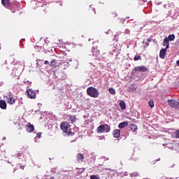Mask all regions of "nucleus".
I'll return each instance as SVG.
<instances>
[{"instance_id":"1","label":"nucleus","mask_w":179,"mask_h":179,"mask_svg":"<svg viewBox=\"0 0 179 179\" xmlns=\"http://www.w3.org/2000/svg\"><path fill=\"white\" fill-rule=\"evenodd\" d=\"M1 3L5 8H10L12 13H15L17 10L19 3L17 2H12V0H1Z\"/></svg>"},{"instance_id":"2","label":"nucleus","mask_w":179,"mask_h":179,"mask_svg":"<svg viewBox=\"0 0 179 179\" xmlns=\"http://www.w3.org/2000/svg\"><path fill=\"white\" fill-rule=\"evenodd\" d=\"M110 131H111V127L108 124H101L96 128L97 134H104V132L108 134Z\"/></svg>"},{"instance_id":"3","label":"nucleus","mask_w":179,"mask_h":179,"mask_svg":"<svg viewBox=\"0 0 179 179\" xmlns=\"http://www.w3.org/2000/svg\"><path fill=\"white\" fill-rule=\"evenodd\" d=\"M87 94L88 96L93 97L94 99H97V97L99 96V90L94 88V87H89L87 89Z\"/></svg>"},{"instance_id":"4","label":"nucleus","mask_w":179,"mask_h":179,"mask_svg":"<svg viewBox=\"0 0 179 179\" xmlns=\"http://www.w3.org/2000/svg\"><path fill=\"white\" fill-rule=\"evenodd\" d=\"M169 106L173 107V108H179V102L176 100H169Z\"/></svg>"},{"instance_id":"5","label":"nucleus","mask_w":179,"mask_h":179,"mask_svg":"<svg viewBox=\"0 0 179 179\" xmlns=\"http://www.w3.org/2000/svg\"><path fill=\"white\" fill-rule=\"evenodd\" d=\"M60 128L63 132H68V129H69V124L66 122H63L60 124Z\"/></svg>"},{"instance_id":"6","label":"nucleus","mask_w":179,"mask_h":179,"mask_svg":"<svg viewBox=\"0 0 179 179\" xmlns=\"http://www.w3.org/2000/svg\"><path fill=\"white\" fill-rule=\"evenodd\" d=\"M27 96L29 97V99H36V92H34V90L29 89L27 91Z\"/></svg>"},{"instance_id":"7","label":"nucleus","mask_w":179,"mask_h":179,"mask_svg":"<svg viewBox=\"0 0 179 179\" xmlns=\"http://www.w3.org/2000/svg\"><path fill=\"white\" fill-rule=\"evenodd\" d=\"M26 131H27V132L31 134V132H34V125L31 124V123H30V122H28L26 124Z\"/></svg>"},{"instance_id":"8","label":"nucleus","mask_w":179,"mask_h":179,"mask_svg":"<svg viewBox=\"0 0 179 179\" xmlns=\"http://www.w3.org/2000/svg\"><path fill=\"white\" fill-rule=\"evenodd\" d=\"M135 72H148V69L145 66H137L134 69Z\"/></svg>"},{"instance_id":"9","label":"nucleus","mask_w":179,"mask_h":179,"mask_svg":"<svg viewBox=\"0 0 179 179\" xmlns=\"http://www.w3.org/2000/svg\"><path fill=\"white\" fill-rule=\"evenodd\" d=\"M4 157H6V152L3 147L0 146V160H3Z\"/></svg>"},{"instance_id":"10","label":"nucleus","mask_w":179,"mask_h":179,"mask_svg":"<svg viewBox=\"0 0 179 179\" xmlns=\"http://www.w3.org/2000/svg\"><path fill=\"white\" fill-rule=\"evenodd\" d=\"M76 160H77V162L82 163L83 162V160H85V155H83V154H82V153L77 154Z\"/></svg>"},{"instance_id":"11","label":"nucleus","mask_w":179,"mask_h":179,"mask_svg":"<svg viewBox=\"0 0 179 179\" xmlns=\"http://www.w3.org/2000/svg\"><path fill=\"white\" fill-rule=\"evenodd\" d=\"M92 52L94 57H99L100 55V50H97V46L92 48Z\"/></svg>"},{"instance_id":"12","label":"nucleus","mask_w":179,"mask_h":179,"mask_svg":"<svg viewBox=\"0 0 179 179\" xmlns=\"http://www.w3.org/2000/svg\"><path fill=\"white\" fill-rule=\"evenodd\" d=\"M169 41H169V38H165L164 39L163 43H162V45L166 47L165 49H166V50H169V48L170 47V43H169Z\"/></svg>"},{"instance_id":"13","label":"nucleus","mask_w":179,"mask_h":179,"mask_svg":"<svg viewBox=\"0 0 179 179\" xmlns=\"http://www.w3.org/2000/svg\"><path fill=\"white\" fill-rule=\"evenodd\" d=\"M167 51V49H162L159 52V57L162 58V59H164L166 58V52Z\"/></svg>"},{"instance_id":"14","label":"nucleus","mask_w":179,"mask_h":179,"mask_svg":"<svg viewBox=\"0 0 179 179\" xmlns=\"http://www.w3.org/2000/svg\"><path fill=\"white\" fill-rule=\"evenodd\" d=\"M113 135L115 138H120V136H121V130L115 129L113 132Z\"/></svg>"},{"instance_id":"15","label":"nucleus","mask_w":179,"mask_h":179,"mask_svg":"<svg viewBox=\"0 0 179 179\" xmlns=\"http://www.w3.org/2000/svg\"><path fill=\"white\" fill-rule=\"evenodd\" d=\"M50 65L52 67V68H57L58 66H59V64H58V62H57L56 59H53L51 61Z\"/></svg>"},{"instance_id":"16","label":"nucleus","mask_w":179,"mask_h":179,"mask_svg":"<svg viewBox=\"0 0 179 179\" xmlns=\"http://www.w3.org/2000/svg\"><path fill=\"white\" fill-rule=\"evenodd\" d=\"M6 107H7L6 102L5 101L1 99L0 100V108L2 110H6Z\"/></svg>"},{"instance_id":"17","label":"nucleus","mask_w":179,"mask_h":179,"mask_svg":"<svg viewBox=\"0 0 179 179\" xmlns=\"http://www.w3.org/2000/svg\"><path fill=\"white\" fill-rule=\"evenodd\" d=\"M119 106L121 108V110H125L127 108V105L125 104V101L121 100L119 103Z\"/></svg>"},{"instance_id":"18","label":"nucleus","mask_w":179,"mask_h":179,"mask_svg":"<svg viewBox=\"0 0 179 179\" xmlns=\"http://www.w3.org/2000/svg\"><path fill=\"white\" fill-rule=\"evenodd\" d=\"M125 127H128V122H122L119 124L118 128L122 129V128H125Z\"/></svg>"},{"instance_id":"19","label":"nucleus","mask_w":179,"mask_h":179,"mask_svg":"<svg viewBox=\"0 0 179 179\" xmlns=\"http://www.w3.org/2000/svg\"><path fill=\"white\" fill-rule=\"evenodd\" d=\"M7 100V103H8V104H10L11 106L13 104H15V103H16V99H6Z\"/></svg>"},{"instance_id":"20","label":"nucleus","mask_w":179,"mask_h":179,"mask_svg":"<svg viewBox=\"0 0 179 179\" xmlns=\"http://www.w3.org/2000/svg\"><path fill=\"white\" fill-rule=\"evenodd\" d=\"M130 128H131V131H133V132H135L136 131L138 130V126H136V124H131L130 125Z\"/></svg>"},{"instance_id":"21","label":"nucleus","mask_w":179,"mask_h":179,"mask_svg":"<svg viewBox=\"0 0 179 179\" xmlns=\"http://www.w3.org/2000/svg\"><path fill=\"white\" fill-rule=\"evenodd\" d=\"M169 41H174V38H176V36L174 34H171L168 36Z\"/></svg>"},{"instance_id":"22","label":"nucleus","mask_w":179,"mask_h":179,"mask_svg":"<svg viewBox=\"0 0 179 179\" xmlns=\"http://www.w3.org/2000/svg\"><path fill=\"white\" fill-rule=\"evenodd\" d=\"M109 93L112 94L113 96H115V90L113 87H110L108 90Z\"/></svg>"},{"instance_id":"23","label":"nucleus","mask_w":179,"mask_h":179,"mask_svg":"<svg viewBox=\"0 0 179 179\" xmlns=\"http://www.w3.org/2000/svg\"><path fill=\"white\" fill-rule=\"evenodd\" d=\"M70 121H71V122H76V115H74V116H72V115H70Z\"/></svg>"},{"instance_id":"24","label":"nucleus","mask_w":179,"mask_h":179,"mask_svg":"<svg viewBox=\"0 0 179 179\" xmlns=\"http://www.w3.org/2000/svg\"><path fill=\"white\" fill-rule=\"evenodd\" d=\"M148 106L149 107H150L151 108H153L155 107V101H150L148 102Z\"/></svg>"},{"instance_id":"25","label":"nucleus","mask_w":179,"mask_h":179,"mask_svg":"<svg viewBox=\"0 0 179 179\" xmlns=\"http://www.w3.org/2000/svg\"><path fill=\"white\" fill-rule=\"evenodd\" d=\"M6 99H13V95L12 94V93H8L6 96Z\"/></svg>"},{"instance_id":"26","label":"nucleus","mask_w":179,"mask_h":179,"mask_svg":"<svg viewBox=\"0 0 179 179\" xmlns=\"http://www.w3.org/2000/svg\"><path fill=\"white\" fill-rule=\"evenodd\" d=\"M139 59H141V55L135 56L134 58V61H139Z\"/></svg>"},{"instance_id":"27","label":"nucleus","mask_w":179,"mask_h":179,"mask_svg":"<svg viewBox=\"0 0 179 179\" xmlns=\"http://www.w3.org/2000/svg\"><path fill=\"white\" fill-rule=\"evenodd\" d=\"M90 179H100V178H99V176H97L96 175H92L90 176Z\"/></svg>"},{"instance_id":"28","label":"nucleus","mask_w":179,"mask_h":179,"mask_svg":"<svg viewBox=\"0 0 179 179\" xmlns=\"http://www.w3.org/2000/svg\"><path fill=\"white\" fill-rule=\"evenodd\" d=\"M176 138H179V129L176 131Z\"/></svg>"},{"instance_id":"29","label":"nucleus","mask_w":179,"mask_h":179,"mask_svg":"<svg viewBox=\"0 0 179 179\" xmlns=\"http://www.w3.org/2000/svg\"><path fill=\"white\" fill-rule=\"evenodd\" d=\"M36 136H37V138H41V132H39V133H38L37 134H36Z\"/></svg>"},{"instance_id":"30","label":"nucleus","mask_w":179,"mask_h":179,"mask_svg":"<svg viewBox=\"0 0 179 179\" xmlns=\"http://www.w3.org/2000/svg\"><path fill=\"white\" fill-rule=\"evenodd\" d=\"M3 65H8V61H5L4 64H1V66H3Z\"/></svg>"},{"instance_id":"31","label":"nucleus","mask_w":179,"mask_h":179,"mask_svg":"<svg viewBox=\"0 0 179 179\" xmlns=\"http://www.w3.org/2000/svg\"><path fill=\"white\" fill-rule=\"evenodd\" d=\"M147 41H148V43H150V42L152 41L151 38H148L147 39Z\"/></svg>"},{"instance_id":"32","label":"nucleus","mask_w":179,"mask_h":179,"mask_svg":"<svg viewBox=\"0 0 179 179\" xmlns=\"http://www.w3.org/2000/svg\"><path fill=\"white\" fill-rule=\"evenodd\" d=\"M44 64H45V65H48V64H49V62H48V61H44Z\"/></svg>"},{"instance_id":"33","label":"nucleus","mask_w":179,"mask_h":179,"mask_svg":"<svg viewBox=\"0 0 179 179\" xmlns=\"http://www.w3.org/2000/svg\"><path fill=\"white\" fill-rule=\"evenodd\" d=\"M20 168L22 170H24V166H20Z\"/></svg>"},{"instance_id":"34","label":"nucleus","mask_w":179,"mask_h":179,"mask_svg":"<svg viewBox=\"0 0 179 179\" xmlns=\"http://www.w3.org/2000/svg\"><path fill=\"white\" fill-rule=\"evenodd\" d=\"M176 64H177V65L179 66V60H178V61L176 62Z\"/></svg>"},{"instance_id":"35","label":"nucleus","mask_w":179,"mask_h":179,"mask_svg":"<svg viewBox=\"0 0 179 179\" xmlns=\"http://www.w3.org/2000/svg\"><path fill=\"white\" fill-rule=\"evenodd\" d=\"M145 45H147V47L149 45V43H145Z\"/></svg>"},{"instance_id":"36","label":"nucleus","mask_w":179,"mask_h":179,"mask_svg":"<svg viewBox=\"0 0 179 179\" xmlns=\"http://www.w3.org/2000/svg\"><path fill=\"white\" fill-rule=\"evenodd\" d=\"M114 16L115 17L117 16V13H115Z\"/></svg>"},{"instance_id":"37","label":"nucleus","mask_w":179,"mask_h":179,"mask_svg":"<svg viewBox=\"0 0 179 179\" xmlns=\"http://www.w3.org/2000/svg\"><path fill=\"white\" fill-rule=\"evenodd\" d=\"M5 68H6L8 69V66H6Z\"/></svg>"},{"instance_id":"38","label":"nucleus","mask_w":179,"mask_h":179,"mask_svg":"<svg viewBox=\"0 0 179 179\" xmlns=\"http://www.w3.org/2000/svg\"><path fill=\"white\" fill-rule=\"evenodd\" d=\"M115 37H117V35H115Z\"/></svg>"},{"instance_id":"39","label":"nucleus","mask_w":179,"mask_h":179,"mask_svg":"<svg viewBox=\"0 0 179 179\" xmlns=\"http://www.w3.org/2000/svg\"><path fill=\"white\" fill-rule=\"evenodd\" d=\"M0 50H1V47H0Z\"/></svg>"}]
</instances>
